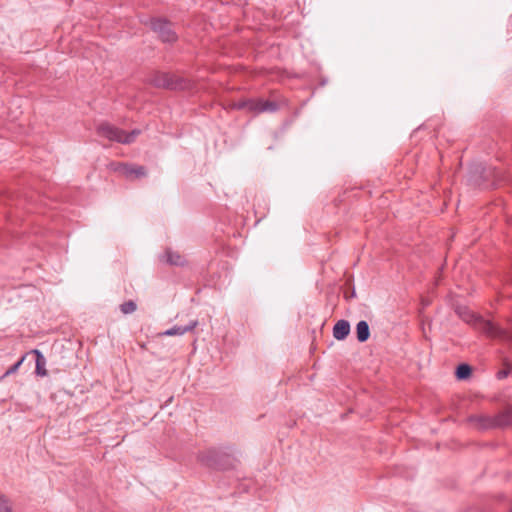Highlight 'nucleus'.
<instances>
[{
	"instance_id": "17",
	"label": "nucleus",
	"mask_w": 512,
	"mask_h": 512,
	"mask_svg": "<svg viewBox=\"0 0 512 512\" xmlns=\"http://www.w3.org/2000/svg\"><path fill=\"white\" fill-rule=\"evenodd\" d=\"M511 371H512V364L508 360L505 359L503 361V368L500 369L496 373V378L498 380H503L508 377V375L511 373Z\"/></svg>"
},
{
	"instance_id": "9",
	"label": "nucleus",
	"mask_w": 512,
	"mask_h": 512,
	"mask_svg": "<svg viewBox=\"0 0 512 512\" xmlns=\"http://www.w3.org/2000/svg\"><path fill=\"white\" fill-rule=\"evenodd\" d=\"M198 325V321L193 319L190 320L186 325H175L166 331H164L161 335L163 336H181L187 332H190L196 328Z\"/></svg>"
},
{
	"instance_id": "19",
	"label": "nucleus",
	"mask_w": 512,
	"mask_h": 512,
	"mask_svg": "<svg viewBox=\"0 0 512 512\" xmlns=\"http://www.w3.org/2000/svg\"><path fill=\"white\" fill-rule=\"evenodd\" d=\"M24 360H25V355H23L17 362H15L13 365H11L6 370V372L3 374V376L1 378H5V377L9 376L10 374L15 373L20 368V366L22 365Z\"/></svg>"
},
{
	"instance_id": "5",
	"label": "nucleus",
	"mask_w": 512,
	"mask_h": 512,
	"mask_svg": "<svg viewBox=\"0 0 512 512\" xmlns=\"http://www.w3.org/2000/svg\"><path fill=\"white\" fill-rule=\"evenodd\" d=\"M152 29L158 34L163 42H174L177 35L171 27V24L162 19H155L151 23Z\"/></svg>"
},
{
	"instance_id": "14",
	"label": "nucleus",
	"mask_w": 512,
	"mask_h": 512,
	"mask_svg": "<svg viewBox=\"0 0 512 512\" xmlns=\"http://www.w3.org/2000/svg\"><path fill=\"white\" fill-rule=\"evenodd\" d=\"M356 337L361 343L366 342L370 337V328L365 320H361L356 325Z\"/></svg>"
},
{
	"instance_id": "7",
	"label": "nucleus",
	"mask_w": 512,
	"mask_h": 512,
	"mask_svg": "<svg viewBox=\"0 0 512 512\" xmlns=\"http://www.w3.org/2000/svg\"><path fill=\"white\" fill-rule=\"evenodd\" d=\"M493 417L494 428H507L512 426V408L507 407Z\"/></svg>"
},
{
	"instance_id": "21",
	"label": "nucleus",
	"mask_w": 512,
	"mask_h": 512,
	"mask_svg": "<svg viewBox=\"0 0 512 512\" xmlns=\"http://www.w3.org/2000/svg\"><path fill=\"white\" fill-rule=\"evenodd\" d=\"M344 297H345L347 300H350V299H352V298H355V297H356V290H345Z\"/></svg>"
},
{
	"instance_id": "15",
	"label": "nucleus",
	"mask_w": 512,
	"mask_h": 512,
	"mask_svg": "<svg viewBox=\"0 0 512 512\" xmlns=\"http://www.w3.org/2000/svg\"><path fill=\"white\" fill-rule=\"evenodd\" d=\"M472 374V367L467 363H461L456 367L455 376L458 380H466Z\"/></svg>"
},
{
	"instance_id": "24",
	"label": "nucleus",
	"mask_w": 512,
	"mask_h": 512,
	"mask_svg": "<svg viewBox=\"0 0 512 512\" xmlns=\"http://www.w3.org/2000/svg\"><path fill=\"white\" fill-rule=\"evenodd\" d=\"M172 400H173V396L169 397V399L166 402V405H168L170 402H172Z\"/></svg>"
},
{
	"instance_id": "25",
	"label": "nucleus",
	"mask_w": 512,
	"mask_h": 512,
	"mask_svg": "<svg viewBox=\"0 0 512 512\" xmlns=\"http://www.w3.org/2000/svg\"><path fill=\"white\" fill-rule=\"evenodd\" d=\"M510 512H512V509L510 510Z\"/></svg>"
},
{
	"instance_id": "20",
	"label": "nucleus",
	"mask_w": 512,
	"mask_h": 512,
	"mask_svg": "<svg viewBox=\"0 0 512 512\" xmlns=\"http://www.w3.org/2000/svg\"><path fill=\"white\" fill-rule=\"evenodd\" d=\"M0 512H12V506L5 495H0Z\"/></svg>"
},
{
	"instance_id": "13",
	"label": "nucleus",
	"mask_w": 512,
	"mask_h": 512,
	"mask_svg": "<svg viewBox=\"0 0 512 512\" xmlns=\"http://www.w3.org/2000/svg\"><path fill=\"white\" fill-rule=\"evenodd\" d=\"M32 354L35 355V374L37 376L44 377L47 375L46 366V358L43 353L38 349H33L31 351Z\"/></svg>"
},
{
	"instance_id": "11",
	"label": "nucleus",
	"mask_w": 512,
	"mask_h": 512,
	"mask_svg": "<svg viewBox=\"0 0 512 512\" xmlns=\"http://www.w3.org/2000/svg\"><path fill=\"white\" fill-rule=\"evenodd\" d=\"M350 333V323L347 320H338L333 327V336L337 340H344Z\"/></svg>"
},
{
	"instance_id": "6",
	"label": "nucleus",
	"mask_w": 512,
	"mask_h": 512,
	"mask_svg": "<svg viewBox=\"0 0 512 512\" xmlns=\"http://www.w3.org/2000/svg\"><path fill=\"white\" fill-rule=\"evenodd\" d=\"M243 107L251 112L259 114L263 112H275L278 109V104L274 101L255 99L244 103Z\"/></svg>"
},
{
	"instance_id": "3",
	"label": "nucleus",
	"mask_w": 512,
	"mask_h": 512,
	"mask_svg": "<svg viewBox=\"0 0 512 512\" xmlns=\"http://www.w3.org/2000/svg\"><path fill=\"white\" fill-rule=\"evenodd\" d=\"M150 82L155 87L171 90H184L189 88L190 86L189 82L184 78L166 72L155 73L151 77Z\"/></svg>"
},
{
	"instance_id": "8",
	"label": "nucleus",
	"mask_w": 512,
	"mask_h": 512,
	"mask_svg": "<svg viewBox=\"0 0 512 512\" xmlns=\"http://www.w3.org/2000/svg\"><path fill=\"white\" fill-rule=\"evenodd\" d=\"M467 421L474 424L478 430L495 429L493 417L489 415H470Z\"/></svg>"
},
{
	"instance_id": "2",
	"label": "nucleus",
	"mask_w": 512,
	"mask_h": 512,
	"mask_svg": "<svg viewBox=\"0 0 512 512\" xmlns=\"http://www.w3.org/2000/svg\"><path fill=\"white\" fill-rule=\"evenodd\" d=\"M97 133L99 136L107 138L110 141L130 144L136 140L141 131L139 129H134L130 133H126L124 130H121L109 123H101L97 128Z\"/></svg>"
},
{
	"instance_id": "12",
	"label": "nucleus",
	"mask_w": 512,
	"mask_h": 512,
	"mask_svg": "<svg viewBox=\"0 0 512 512\" xmlns=\"http://www.w3.org/2000/svg\"><path fill=\"white\" fill-rule=\"evenodd\" d=\"M159 259L163 263H168L175 266H183L185 264L184 257L178 252L171 250H166L165 253L159 257Z\"/></svg>"
},
{
	"instance_id": "22",
	"label": "nucleus",
	"mask_w": 512,
	"mask_h": 512,
	"mask_svg": "<svg viewBox=\"0 0 512 512\" xmlns=\"http://www.w3.org/2000/svg\"><path fill=\"white\" fill-rule=\"evenodd\" d=\"M430 302L431 300L427 297H422L421 298V305H422V309H424L425 307H427L428 305H430Z\"/></svg>"
},
{
	"instance_id": "1",
	"label": "nucleus",
	"mask_w": 512,
	"mask_h": 512,
	"mask_svg": "<svg viewBox=\"0 0 512 512\" xmlns=\"http://www.w3.org/2000/svg\"><path fill=\"white\" fill-rule=\"evenodd\" d=\"M453 306L459 318L486 337L494 339L505 335V332L499 326L490 320L484 319L480 314L470 310L467 306L460 304H454Z\"/></svg>"
},
{
	"instance_id": "18",
	"label": "nucleus",
	"mask_w": 512,
	"mask_h": 512,
	"mask_svg": "<svg viewBox=\"0 0 512 512\" xmlns=\"http://www.w3.org/2000/svg\"><path fill=\"white\" fill-rule=\"evenodd\" d=\"M226 472L228 470H237L240 466V461L235 457H232L230 454L226 453Z\"/></svg>"
},
{
	"instance_id": "4",
	"label": "nucleus",
	"mask_w": 512,
	"mask_h": 512,
	"mask_svg": "<svg viewBox=\"0 0 512 512\" xmlns=\"http://www.w3.org/2000/svg\"><path fill=\"white\" fill-rule=\"evenodd\" d=\"M199 462L211 469L220 470L222 467L223 453L220 449L209 448L198 454Z\"/></svg>"
},
{
	"instance_id": "23",
	"label": "nucleus",
	"mask_w": 512,
	"mask_h": 512,
	"mask_svg": "<svg viewBox=\"0 0 512 512\" xmlns=\"http://www.w3.org/2000/svg\"><path fill=\"white\" fill-rule=\"evenodd\" d=\"M250 482H251L250 480L244 479V482L240 484L243 491H248Z\"/></svg>"
},
{
	"instance_id": "10",
	"label": "nucleus",
	"mask_w": 512,
	"mask_h": 512,
	"mask_svg": "<svg viewBox=\"0 0 512 512\" xmlns=\"http://www.w3.org/2000/svg\"><path fill=\"white\" fill-rule=\"evenodd\" d=\"M116 170H119L129 179H136L146 175V170L143 166H129L125 164H119Z\"/></svg>"
},
{
	"instance_id": "16",
	"label": "nucleus",
	"mask_w": 512,
	"mask_h": 512,
	"mask_svg": "<svg viewBox=\"0 0 512 512\" xmlns=\"http://www.w3.org/2000/svg\"><path fill=\"white\" fill-rule=\"evenodd\" d=\"M119 309L124 315L132 314L137 309V303L135 300H128L120 304Z\"/></svg>"
}]
</instances>
